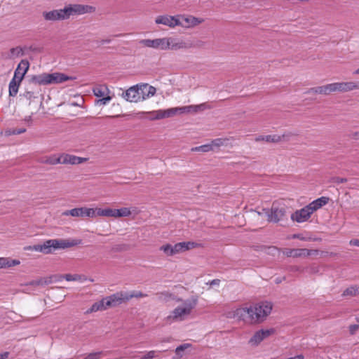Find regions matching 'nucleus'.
I'll use <instances>...</instances> for the list:
<instances>
[{
	"label": "nucleus",
	"instance_id": "nucleus-31",
	"mask_svg": "<svg viewBox=\"0 0 359 359\" xmlns=\"http://www.w3.org/2000/svg\"><path fill=\"white\" fill-rule=\"evenodd\" d=\"M41 163H46L48 165H56L60 163V155H51L49 156H45L39 160Z\"/></svg>",
	"mask_w": 359,
	"mask_h": 359
},
{
	"label": "nucleus",
	"instance_id": "nucleus-37",
	"mask_svg": "<svg viewBox=\"0 0 359 359\" xmlns=\"http://www.w3.org/2000/svg\"><path fill=\"white\" fill-rule=\"evenodd\" d=\"M147 297V294H144L140 291H133L130 293L126 292V299H127V301H128L133 297L141 298V297Z\"/></svg>",
	"mask_w": 359,
	"mask_h": 359
},
{
	"label": "nucleus",
	"instance_id": "nucleus-58",
	"mask_svg": "<svg viewBox=\"0 0 359 359\" xmlns=\"http://www.w3.org/2000/svg\"><path fill=\"white\" fill-rule=\"evenodd\" d=\"M353 74H359V68L353 72Z\"/></svg>",
	"mask_w": 359,
	"mask_h": 359
},
{
	"label": "nucleus",
	"instance_id": "nucleus-38",
	"mask_svg": "<svg viewBox=\"0 0 359 359\" xmlns=\"http://www.w3.org/2000/svg\"><path fill=\"white\" fill-rule=\"evenodd\" d=\"M191 151L205 153L212 151V147L211 145H210V144H206L201 146L194 147L191 149Z\"/></svg>",
	"mask_w": 359,
	"mask_h": 359
},
{
	"label": "nucleus",
	"instance_id": "nucleus-22",
	"mask_svg": "<svg viewBox=\"0 0 359 359\" xmlns=\"http://www.w3.org/2000/svg\"><path fill=\"white\" fill-rule=\"evenodd\" d=\"M179 113V107L170 108L168 109H158L153 111L151 114L154 116L153 119H162L175 116Z\"/></svg>",
	"mask_w": 359,
	"mask_h": 359
},
{
	"label": "nucleus",
	"instance_id": "nucleus-57",
	"mask_svg": "<svg viewBox=\"0 0 359 359\" xmlns=\"http://www.w3.org/2000/svg\"><path fill=\"white\" fill-rule=\"evenodd\" d=\"M25 121H27V122H30L32 121V117L30 116H27L26 118H25Z\"/></svg>",
	"mask_w": 359,
	"mask_h": 359
},
{
	"label": "nucleus",
	"instance_id": "nucleus-24",
	"mask_svg": "<svg viewBox=\"0 0 359 359\" xmlns=\"http://www.w3.org/2000/svg\"><path fill=\"white\" fill-rule=\"evenodd\" d=\"M198 245V244L195 242H181L176 243L172 245L173 247V254L176 255L182 252H185L190 249L194 248Z\"/></svg>",
	"mask_w": 359,
	"mask_h": 359
},
{
	"label": "nucleus",
	"instance_id": "nucleus-21",
	"mask_svg": "<svg viewBox=\"0 0 359 359\" xmlns=\"http://www.w3.org/2000/svg\"><path fill=\"white\" fill-rule=\"evenodd\" d=\"M273 332V330H261L256 332L249 340V344L252 346H257L264 339L270 336Z\"/></svg>",
	"mask_w": 359,
	"mask_h": 359
},
{
	"label": "nucleus",
	"instance_id": "nucleus-43",
	"mask_svg": "<svg viewBox=\"0 0 359 359\" xmlns=\"http://www.w3.org/2000/svg\"><path fill=\"white\" fill-rule=\"evenodd\" d=\"M48 283V281H47L45 279L41 278L39 280H32V281L29 282V283L28 285H32V286H37V285H46Z\"/></svg>",
	"mask_w": 359,
	"mask_h": 359
},
{
	"label": "nucleus",
	"instance_id": "nucleus-41",
	"mask_svg": "<svg viewBox=\"0 0 359 359\" xmlns=\"http://www.w3.org/2000/svg\"><path fill=\"white\" fill-rule=\"evenodd\" d=\"M64 278L67 281H82L83 277L78 274H65Z\"/></svg>",
	"mask_w": 359,
	"mask_h": 359
},
{
	"label": "nucleus",
	"instance_id": "nucleus-49",
	"mask_svg": "<svg viewBox=\"0 0 359 359\" xmlns=\"http://www.w3.org/2000/svg\"><path fill=\"white\" fill-rule=\"evenodd\" d=\"M23 96L27 98V100H32V97H34L33 93L30 91H27L23 94Z\"/></svg>",
	"mask_w": 359,
	"mask_h": 359
},
{
	"label": "nucleus",
	"instance_id": "nucleus-36",
	"mask_svg": "<svg viewBox=\"0 0 359 359\" xmlns=\"http://www.w3.org/2000/svg\"><path fill=\"white\" fill-rule=\"evenodd\" d=\"M358 289L359 287L356 285L351 286L348 288H346L342 295L343 296H355L358 293Z\"/></svg>",
	"mask_w": 359,
	"mask_h": 359
},
{
	"label": "nucleus",
	"instance_id": "nucleus-3",
	"mask_svg": "<svg viewBox=\"0 0 359 359\" xmlns=\"http://www.w3.org/2000/svg\"><path fill=\"white\" fill-rule=\"evenodd\" d=\"M72 79H73V78L69 77L62 73H43L41 74L33 76L32 78V81L36 84L48 85L52 83H61Z\"/></svg>",
	"mask_w": 359,
	"mask_h": 359
},
{
	"label": "nucleus",
	"instance_id": "nucleus-2",
	"mask_svg": "<svg viewBox=\"0 0 359 359\" xmlns=\"http://www.w3.org/2000/svg\"><path fill=\"white\" fill-rule=\"evenodd\" d=\"M75 245H76V243L74 241H70L65 239H50L46 241L43 244L29 246L26 249L36 252H41L44 254H50L53 250L57 249H65L74 246Z\"/></svg>",
	"mask_w": 359,
	"mask_h": 359
},
{
	"label": "nucleus",
	"instance_id": "nucleus-39",
	"mask_svg": "<svg viewBox=\"0 0 359 359\" xmlns=\"http://www.w3.org/2000/svg\"><path fill=\"white\" fill-rule=\"evenodd\" d=\"M160 250L163 251L167 256H172L173 254V247L170 244H166L162 245L160 248Z\"/></svg>",
	"mask_w": 359,
	"mask_h": 359
},
{
	"label": "nucleus",
	"instance_id": "nucleus-5",
	"mask_svg": "<svg viewBox=\"0 0 359 359\" xmlns=\"http://www.w3.org/2000/svg\"><path fill=\"white\" fill-rule=\"evenodd\" d=\"M195 305V302H191L188 300L185 301L182 306H177L172 311V312L167 317V320L172 321L184 320L186 317L191 313Z\"/></svg>",
	"mask_w": 359,
	"mask_h": 359
},
{
	"label": "nucleus",
	"instance_id": "nucleus-13",
	"mask_svg": "<svg viewBox=\"0 0 359 359\" xmlns=\"http://www.w3.org/2000/svg\"><path fill=\"white\" fill-rule=\"evenodd\" d=\"M156 24H161L169 27L173 28L177 25H182L180 20V16H171L168 15H158L155 19Z\"/></svg>",
	"mask_w": 359,
	"mask_h": 359
},
{
	"label": "nucleus",
	"instance_id": "nucleus-27",
	"mask_svg": "<svg viewBox=\"0 0 359 359\" xmlns=\"http://www.w3.org/2000/svg\"><path fill=\"white\" fill-rule=\"evenodd\" d=\"M207 109V104L202 103L198 105H189L179 107V113H196L200 111H203Z\"/></svg>",
	"mask_w": 359,
	"mask_h": 359
},
{
	"label": "nucleus",
	"instance_id": "nucleus-28",
	"mask_svg": "<svg viewBox=\"0 0 359 359\" xmlns=\"http://www.w3.org/2000/svg\"><path fill=\"white\" fill-rule=\"evenodd\" d=\"M308 93H313L316 94H321L327 95L332 93V83L325 86L311 88L309 90Z\"/></svg>",
	"mask_w": 359,
	"mask_h": 359
},
{
	"label": "nucleus",
	"instance_id": "nucleus-10",
	"mask_svg": "<svg viewBox=\"0 0 359 359\" xmlns=\"http://www.w3.org/2000/svg\"><path fill=\"white\" fill-rule=\"evenodd\" d=\"M252 309L250 307H239L229 313V317L251 323Z\"/></svg>",
	"mask_w": 359,
	"mask_h": 359
},
{
	"label": "nucleus",
	"instance_id": "nucleus-15",
	"mask_svg": "<svg viewBox=\"0 0 359 359\" xmlns=\"http://www.w3.org/2000/svg\"><path fill=\"white\" fill-rule=\"evenodd\" d=\"M123 97L130 102H141V95L139 90V84L133 86L126 90L122 94Z\"/></svg>",
	"mask_w": 359,
	"mask_h": 359
},
{
	"label": "nucleus",
	"instance_id": "nucleus-25",
	"mask_svg": "<svg viewBox=\"0 0 359 359\" xmlns=\"http://www.w3.org/2000/svg\"><path fill=\"white\" fill-rule=\"evenodd\" d=\"M329 201L330 198L328 197L322 196L314 200L313 201L308 204L307 206L313 214L316 210H319L324 205H327Z\"/></svg>",
	"mask_w": 359,
	"mask_h": 359
},
{
	"label": "nucleus",
	"instance_id": "nucleus-45",
	"mask_svg": "<svg viewBox=\"0 0 359 359\" xmlns=\"http://www.w3.org/2000/svg\"><path fill=\"white\" fill-rule=\"evenodd\" d=\"M121 217H128L131 215V211L128 208H121L119 209Z\"/></svg>",
	"mask_w": 359,
	"mask_h": 359
},
{
	"label": "nucleus",
	"instance_id": "nucleus-30",
	"mask_svg": "<svg viewBox=\"0 0 359 359\" xmlns=\"http://www.w3.org/2000/svg\"><path fill=\"white\" fill-rule=\"evenodd\" d=\"M20 262L18 259H12L8 257H0V269L10 268L19 265Z\"/></svg>",
	"mask_w": 359,
	"mask_h": 359
},
{
	"label": "nucleus",
	"instance_id": "nucleus-33",
	"mask_svg": "<svg viewBox=\"0 0 359 359\" xmlns=\"http://www.w3.org/2000/svg\"><path fill=\"white\" fill-rule=\"evenodd\" d=\"M23 50L20 47L12 48L9 51L8 57L9 59H15L23 55Z\"/></svg>",
	"mask_w": 359,
	"mask_h": 359
},
{
	"label": "nucleus",
	"instance_id": "nucleus-48",
	"mask_svg": "<svg viewBox=\"0 0 359 359\" xmlns=\"http://www.w3.org/2000/svg\"><path fill=\"white\" fill-rule=\"evenodd\" d=\"M333 182L337 183V184H341V183L346 182H347V179L346 178L337 177H334L333 179Z\"/></svg>",
	"mask_w": 359,
	"mask_h": 359
},
{
	"label": "nucleus",
	"instance_id": "nucleus-26",
	"mask_svg": "<svg viewBox=\"0 0 359 359\" xmlns=\"http://www.w3.org/2000/svg\"><path fill=\"white\" fill-rule=\"evenodd\" d=\"M180 20H182L181 23L182 24L180 25L188 27H194L202 23L204 21V20L202 18H198L194 16H180Z\"/></svg>",
	"mask_w": 359,
	"mask_h": 359
},
{
	"label": "nucleus",
	"instance_id": "nucleus-23",
	"mask_svg": "<svg viewBox=\"0 0 359 359\" xmlns=\"http://www.w3.org/2000/svg\"><path fill=\"white\" fill-rule=\"evenodd\" d=\"M139 90L142 101L153 97L156 93L155 87L145 83H139Z\"/></svg>",
	"mask_w": 359,
	"mask_h": 359
},
{
	"label": "nucleus",
	"instance_id": "nucleus-46",
	"mask_svg": "<svg viewBox=\"0 0 359 359\" xmlns=\"http://www.w3.org/2000/svg\"><path fill=\"white\" fill-rule=\"evenodd\" d=\"M359 328V325H351L349 326V332L351 334H355Z\"/></svg>",
	"mask_w": 359,
	"mask_h": 359
},
{
	"label": "nucleus",
	"instance_id": "nucleus-18",
	"mask_svg": "<svg viewBox=\"0 0 359 359\" xmlns=\"http://www.w3.org/2000/svg\"><path fill=\"white\" fill-rule=\"evenodd\" d=\"M126 292H120L113 294L109 297H107L104 299L105 304H107V308L111 306H116L117 305L121 304L123 302L127 301L126 299Z\"/></svg>",
	"mask_w": 359,
	"mask_h": 359
},
{
	"label": "nucleus",
	"instance_id": "nucleus-4",
	"mask_svg": "<svg viewBox=\"0 0 359 359\" xmlns=\"http://www.w3.org/2000/svg\"><path fill=\"white\" fill-rule=\"evenodd\" d=\"M252 309L251 323L263 321L271 313L272 304L269 302H261L254 306H250Z\"/></svg>",
	"mask_w": 359,
	"mask_h": 359
},
{
	"label": "nucleus",
	"instance_id": "nucleus-12",
	"mask_svg": "<svg viewBox=\"0 0 359 359\" xmlns=\"http://www.w3.org/2000/svg\"><path fill=\"white\" fill-rule=\"evenodd\" d=\"M140 44L155 49L163 50H167V37L159 38L155 39H142L139 41Z\"/></svg>",
	"mask_w": 359,
	"mask_h": 359
},
{
	"label": "nucleus",
	"instance_id": "nucleus-34",
	"mask_svg": "<svg viewBox=\"0 0 359 359\" xmlns=\"http://www.w3.org/2000/svg\"><path fill=\"white\" fill-rule=\"evenodd\" d=\"M95 216H104V217H113L114 209L111 208H96L95 209Z\"/></svg>",
	"mask_w": 359,
	"mask_h": 359
},
{
	"label": "nucleus",
	"instance_id": "nucleus-14",
	"mask_svg": "<svg viewBox=\"0 0 359 359\" xmlns=\"http://www.w3.org/2000/svg\"><path fill=\"white\" fill-rule=\"evenodd\" d=\"M167 50H177L180 49H187L191 47L189 42L185 41L182 39L167 37Z\"/></svg>",
	"mask_w": 359,
	"mask_h": 359
},
{
	"label": "nucleus",
	"instance_id": "nucleus-1",
	"mask_svg": "<svg viewBox=\"0 0 359 359\" xmlns=\"http://www.w3.org/2000/svg\"><path fill=\"white\" fill-rule=\"evenodd\" d=\"M94 8L88 5L69 4L62 9L45 11L43 16L46 20L56 21L67 20L72 15H79L94 11Z\"/></svg>",
	"mask_w": 359,
	"mask_h": 359
},
{
	"label": "nucleus",
	"instance_id": "nucleus-8",
	"mask_svg": "<svg viewBox=\"0 0 359 359\" xmlns=\"http://www.w3.org/2000/svg\"><path fill=\"white\" fill-rule=\"evenodd\" d=\"M93 91L96 97H102L97 100V104L105 105L111 100V97L108 95L109 90L105 85L96 86L93 88Z\"/></svg>",
	"mask_w": 359,
	"mask_h": 359
},
{
	"label": "nucleus",
	"instance_id": "nucleus-50",
	"mask_svg": "<svg viewBox=\"0 0 359 359\" xmlns=\"http://www.w3.org/2000/svg\"><path fill=\"white\" fill-rule=\"evenodd\" d=\"M349 244L351 245L359 247V239H352L350 241Z\"/></svg>",
	"mask_w": 359,
	"mask_h": 359
},
{
	"label": "nucleus",
	"instance_id": "nucleus-47",
	"mask_svg": "<svg viewBox=\"0 0 359 359\" xmlns=\"http://www.w3.org/2000/svg\"><path fill=\"white\" fill-rule=\"evenodd\" d=\"M25 131H26L25 128H16V129H13L12 130V132L11 133V134L20 135V134L24 133Z\"/></svg>",
	"mask_w": 359,
	"mask_h": 359
},
{
	"label": "nucleus",
	"instance_id": "nucleus-17",
	"mask_svg": "<svg viewBox=\"0 0 359 359\" xmlns=\"http://www.w3.org/2000/svg\"><path fill=\"white\" fill-rule=\"evenodd\" d=\"M287 257H308L311 255H317L318 254V250H309L306 248L299 249H287L285 252Z\"/></svg>",
	"mask_w": 359,
	"mask_h": 359
},
{
	"label": "nucleus",
	"instance_id": "nucleus-40",
	"mask_svg": "<svg viewBox=\"0 0 359 359\" xmlns=\"http://www.w3.org/2000/svg\"><path fill=\"white\" fill-rule=\"evenodd\" d=\"M159 353H161V351H147L143 356H142L140 359H154L156 358H158Z\"/></svg>",
	"mask_w": 359,
	"mask_h": 359
},
{
	"label": "nucleus",
	"instance_id": "nucleus-52",
	"mask_svg": "<svg viewBox=\"0 0 359 359\" xmlns=\"http://www.w3.org/2000/svg\"><path fill=\"white\" fill-rule=\"evenodd\" d=\"M220 280L219 279H214L210 282V285H219Z\"/></svg>",
	"mask_w": 359,
	"mask_h": 359
},
{
	"label": "nucleus",
	"instance_id": "nucleus-9",
	"mask_svg": "<svg viewBox=\"0 0 359 359\" xmlns=\"http://www.w3.org/2000/svg\"><path fill=\"white\" fill-rule=\"evenodd\" d=\"M332 93H346L359 89V82L346 81L332 83Z\"/></svg>",
	"mask_w": 359,
	"mask_h": 359
},
{
	"label": "nucleus",
	"instance_id": "nucleus-7",
	"mask_svg": "<svg viewBox=\"0 0 359 359\" xmlns=\"http://www.w3.org/2000/svg\"><path fill=\"white\" fill-rule=\"evenodd\" d=\"M266 215L269 222L276 223L285 218L286 208L284 206H278L273 203L271 210L266 211Z\"/></svg>",
	"mask_w": 359,
	"mask_h": 359
},
{
	"label": "nucleus",
	"instance_id": "nucleus-6",
	"mask_svg": "<svg viewBox=\"0 0 359 359\" xmlns=\"http://www.w3.org/2000/svg\"><path fill=\"white\" fill-rule=\"evenodd\" d=\"M297 135L296 133L292 132H286L283 135H259L255 140L256 142L265 141L266 142L278 143L282 141H289L293 136Z\"/></svg>",
	"mask_w": 359,
	"mask_h": 359
},
{
	"label": "nucleus",
	"instance_id": "nucleus-42",
	"mask_svg": "<svg viewBox=\"0 0 359 359\" xmlns=\"http://www.w3.org/2000/svg\"><path fill=\"white\" fill-rule=\"evenodd\" d=\"M226 140L222 139V138H217L215 140H213L210 143V145H211L212 150H213L214 147H219L225 144V142Z\"/></svg>",
	"mask_w": 359,
	"mask_h": 359
},
{
	"label": "nucleus",
	"instance_id": "nucleus-32",
	"mask_svg": "<svg viewBox=\"0 0 359 359\" xmlns=\"http://www.w3.org/2000/svg\"><path fill=\"white\" fill-rule=\"evenodd\" d=\"M21 82L11 79L8 86L9 95L12 97L16 96Z\"/></svg>",
	"mask_w": 359,
	"mask_h": 359
},
{
	"label": "nucleus",
	"instance_id": "nucleus-20",
	"mask_svg": "<svg viewBox=\"0 0 359 359\" xmlns=\"http://www.w3.org/2000/svg\"><path fill=\"white\" fill-rule=\"evenodd\" d=\"M86 158H82L68 154H62L60 155V164H71L76 165L81 164L87 161Z\"/></svg>",
	"mask_w": 359,
	"mask_h": 359
},
{
	"label": "nucleus",
	"instance_id": "nucleus-29",
	"mask_svg": "<svg viewBox=\"0 0 359 359\" xmlns=\"http://www.w3.org/2000/svg\"><path fill=\"white\" fill-rule=\"evenodd\" d=\"M107 309V304H105V300L103 298L102 300L94 303L91 307L88 309L86 313H91L94 312H97L98 311H104Z\"/></svg>",
	"mask_w": 359,
	"mask_h": 359
},
{
	"label": "nucleus",
	"instance_id": "nucleus-19",
	"mask_svg": "<svg viewBox=\"0 0 359 359\" xmlns=\"http://www.w3.org/2000/svg\"><path fill=\"white\" fill-rule=\"evenodd\" d=\"M29 67V63L27 60H22L15 70L13 79L22 82L25 75Z\"/></svg>",
	"mask_w": 359,
	"mask_h": 359
},
{
	"label": "nucleus",
	"instance_id": "nucleus-54",
	"mask_svg": "<svg viewBox=\"0 0 359 359\" xmlns=\"http://www.w3.org/2000/svg\"><path fill=\"white\" fill-rule=\"evenodd\" d=\"M111 42V39H102L99 43L100 45H104L105 43H109Z\"/></svg>",
	"mask_w": 359,
	"mask_h": 359
},
{
	"label": "nucleus",
	"instance_id": "nucleus-56",
	"mask_svg": "<svg viewBox=\"0 0 359 359\" xmlns=\"http://www.w3.org/2000/svg\"><path fill=\"white\" fill-rule=\"evenodd\" d=\"M293 238H299V239H300L302 241H305V238H303L302 236H301V235H299V234H294V235H293Z\"/></svg>",
	"mask_w": 359,
	"mask_h": 359
},
{
	"label": "nucleus",
	"instance_id": "nucleus-35",
	"mask_svg": "<svg viewBox=\"0 0 359 359\" xmlns=\"http://www.w3.org/2000/svg\"><path fill=\"white\" fill-rule=\"evenodd\" d=\"M191 344H183L179 346H177L175 349V354H176V357H175L174 358H181L183 355H184V351L191 347Z\"/></svg>",
	"mask_w": 359,
	"mask_h": 359
},
{
	"label": "nucleus",
	"instance_id": "nucleus-44",
	"mask_svg": "<svg viewBox=\"0 0 359 359\" xmlns=\"http://www.w3.org/2000/svg\"><path fill=\"white\" fill-rule=\"evenodd\" d=\"M102 352H94L88 354L84 359H100Z\"/></svg>",
	"mask_w": 359,
	"mask_h": 359
},
{
	"label": "nucleus",
	"instance_id": "nucleus-53",
	"mask_svg": "<svg viewBox=\"0 0 359 359\" xmlns=\"http://www.w3.org/2000/svg\"><path fill=\"white\" fill-rule=\"evenodd\" d=\"M352 137L354 139V140H359V130L358 131H356V132H354L353 134H352Z\"/></svg>",
	"mask_w": 359,
	"mask_h": 359
},
{
	"label": "nucleus",
	"instance_id": "nucleus-11",
	"mask_svg": "<svg viewBox=\"0 0 359 359\" xmlns=\"http://www.w3.org/2000/svg\"><path fill=\"white\" fill-rule=\"evenodd\" d=\"M95 209L88 208H77L65 211L62 215L65 216L71 215L72 217H95Z\"/></svg>",
	"mask_w": 359,
	"mask_h": 359
},
{
	"label": "nucleus",
	"instance_id": "nucleus-51",
	"mask_svg": "<svg viewBox=\"0 0 359 359\" xmlns=\"http://www.w3.org/2000/svg\"><path fill=\"white\" fill-rule=\"evenodd\" d=\"M113 217H122L119 209H114Z\"/></svg>",
	"mask_w": 359,
	"mask_h": 359
},
{
	"label": "nucleus",
	"instance_id": "nucleus-16",
	"mask_svg": "<svg viewBox=\"0 0 359 359\" xmlns=\"http://www.w3.org/2000/svg\"><path fill=\"white\" fill-rule=\"evenodd\" d=\"M312 215V212L309 210L307 205L304 206L300 210H296L291 215V219L293 222H297L298 223H302L308 221L311 216Z\"/></svg>",
	"mask_w": 359,
	"mask_h": 359
},
{
	"label": "nucleus",
	"instance_id": "nucleus-55",
	"mask_svg": "<svg viewBox=\"0 0 359 359\" xmlns=\"http://www.w3.org/2000/svg\"><path fill=\"white\" fill-rule=\"evenodd\" d=\"M8 352H5L4 353H0V359H5L8 357Z\"/></svg>",
	"mask_w": 359,
	"mask_h": 359
}]
</instances>
